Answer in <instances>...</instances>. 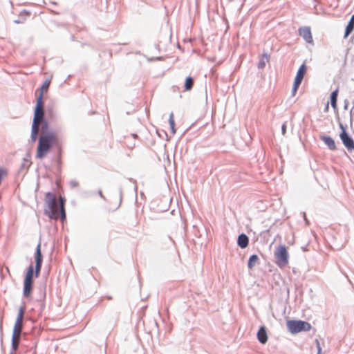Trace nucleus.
<instances>
[{
	"instance_id": "f257e3e1",
	"label": "nucleus",
	"mask_w": 354,
	"mask_h": 354,
	"mask_svg": "<svg viewBox=\"0 0 354 354\" xmlns=\"http://www.w3.org/2000/svg\"><path fill=\"white\" fill-rule=\"evenodd\" d=\"M56 142L55 134L41 135L38 140L36 158L43 159Z\"/></svg>"
},
{
	"instance_id": "f03ea898",
	"label": "nucleus",
	"mask_w": 354,
	"mask_h": 354,
	"mask_svg": "<svg viewBox=\"0 0 354 354\" xmlns=\"http://www.w3.org/2000/svg\"><path fill=\"white\" fill-rule=\"evenodd\" d=\"M56 196L52 192H47L46 194L45 202L46 207L44 209V214L50 219L57 220L58 218V214L55 208L56 205Z\"/></svg>"
},
{
	"instance_id": "7ed1b4c3",
	"label": "nucleus",
	"mask_w": 354,
	"mask_h": 354,
	"mask_svg": "<svg viewBox=\"0 0 354 354\" xmlns=\"http://www.w3.org/2000/svg\"><path fill=\"white\" fill-rule=\"evenodd\" d=\"M44 111L43 109H35L34 118L31 127L30 138L32 142H35L38 137V132L39 130V124L40 122L45 121Z\"/></svg>"
},
{
	"instance_id": "20e7f679",
	"label": "nucleus",
	"mask_w": 354,
	"mask_h": 354,
	"mask_svg": "<svg viewBox=\"0 0 354 354\" xmlns=\"http://www.w3.org/2000/svg\"><path fill=\"white\" fill-rule=\"evenodd\" d=\"M288 330L296 334L302 331H309L311 328L310 323L302 320H289L286 323Z\"/></svg>"
},
{
	"instance_id": "39448f33",
	"label": "nucleus",
	"mask_w": 354,
	"mask_h": 354,
	"mask_svg": "<svg viewBox=\"0 0 354 354\" xmlns=\"http://www.w3.org/2000/svg\"><path fill=\"white\" fill-rule=\"evenodd\" d=\"M339 127L342 131L339 134L340 139L342 141L343 145L347 149L349 152L354 151V140L346 132L344 125L340 123Z\"/></svg>"
},
{
	"instance_id": "423d86ee",
	"label": "nucleus",
	"mask_w": 354,
	"mask_h": 354,
	"mask_svg": "<svg viewBox=\"0 0 354 354\" xmlns=\"http://www.w3.org/2000/svg\"><path fill=\"white\" fill-rule=\"evenodd\" d=\"M35 260V277H38L41 272V269L42 266L43 262V256L41 251V243L39 242L35 249V252L34 254Z\"/></svg>"
},
{
	"instance_id": "0eeeda50",
	"label": "nucleus",
	"mask_w": 354,
	"mask_h": 354,
	"mask_svg": "<svg viewBox=\"0 0 354 354\" xmlns=\"http://www.w3.org/2000/svg\"><path fill=\"white\" fill-rule=\"evenodd\" d=\"M274 255L277 259L283 265L288 264L289 256L285 245H280L278 248H277L274 251Z\"/></svg>"
},
{
	"instance_id": "6e6552de",
	"label": "nucleus",
	"mask_w": 354,
	"mask_h": 354,
	"mask_svg": "<svg viewBox=\"0 0 354 354\" xmlns=\"http://www.w3.org/2000/svg\"><path fill=\"white\" fill-rule=\"evenodd\" d=\"M24 315V308L20 307L16 319V322L13 328L12 334L21 335L23 330V319Z\"/></svg>"
},
{
	"instance_id": "1a4fd4ad",
	"label": "nucleus",
	"mask_w": 354,
	"mask_h": 354,
	"mask_svg": "<svg viewBox=\"0 0 354 354\" xmlns=\"http://www.w3.org/2000/svg\"><path fill=\"white\" fill-rule=\"evenodd\" d=\"M299 35L303 37V39L309 44H312L313 42L310 28L308 26H304L300 28L299 29Z\"/></svg>"
},
{
	"instance_id": "9d476101",
	"label": "nucleus",
	"mask_w": 354,
	"mask_h": 354,
	"mask_svg": "<svg viewBox=\"0 0 354 354\" xmlns=\"http://www.w3.org/2000/svg\"><path fill=\"white\" fill-rule=\"evenodd\" d=\"M257 339L259 342L262 344H265L268 341V335L266 331V328L264 326H262L259 328L257 334Z\"/></svg>"
},
{
	"instance_id": "9b49d317",
	"label": "nucleus",
	"mask_w": 354,
	"mask_h": 354,
	"mask_svg": "<svg viewBox=\"0 0 354 354\" xmlns=\"http://www.w3.org/2000/svg\"><path fill=\"white\" fill-rule=\"evenodd\" d=\"M319 138L324 142V144L328 147L330 150L336 149V145L335 140L330 136L321 135L319 136Z\"/></svg>"
},
{
	"instance_id": "f8f14e48",
	"label": "nucleus",
	"mask_w": 354,
	"mask_h": 354,
	"mask_svg": "<svg viewBox=\"0 0 354 354\" xmlns=\"http://www.w3.org/2000/svg\"><path fill=\"white\" fill-rule=\"evenodd\" d=\"M249 244V238L248 236L242 233L238 236L237 238V245L242 249H244L248 247Z\"/></svg>"
},
{
	"instance_id": "ddd939ff",
	"label": "nucleus",
	"mask_w": 354,
	"mask_h": 354,
	"mask_svg": "<svg viewBox=\"0 0 354 354\" xmlns=\"http://www.w3.org/2000/svg\"><path fill=\"white\" fill-rule=\"evenodd\" d=\"M65 203H66V199L62 196H59V201H58V205H59V213H60V219L62 221L66 219Z\"/></svg>"
},
{
	"instance_id": "4468645a",
	"label": "nucleus",
	"mask_w": 354,
	"mask_h": 354,
	"mask_svg": "<svg viewBox=\"0 0 354 354\" xmlns=\"http://www.w3.org/2000/svg\"><path fill=\"white\" fill-rule=\"evenodd\" d=\"M21 335L12 334V351L10 354H13V351H15L18 349L19 344L20 342Z\"/></svg>"
},
{
	"instance_id": "2eb2a0df",
	"label": "nucleus",
	"mask_w": 354,
	"mask_h": 354,
	"mask_svg": "<svg viewBox=\"0 0 354 354\" xmlns=\"http://www.w3.org/2000/svg\"><path fill=\"white\" fill-rule=\"evenodd\" d=\"M269 59L270 55L266 53H263L259 60L257 65L258 68L263 69L266 66V63L269 62Z\"/></svg>"
},
{
	"instance_id": "dca6fc26",
	"label": "nucleus",
	"mask_w": 354,
	"mask_h": 354,
	"mask_svg": "<svg viewBox=\"0 0 354 354\" xmlns=\"http://www.w3.org/2000/svg\"><path fill=\"white\" fill-rule=\"evenodd\" d=\"M354 30V14L351 16L347 26H346L344 38H346Z\"/></svg>"
},
{
	"instance_id": "f3484780",
	"label": "nucleus",
	"mask_w": 354,
	"mask_h": 354,
	"mask_svg": "<svg viewBox=\"0 0 354 354\" xmlns=\"http://www.w3.org/2000/svg\"><path fill=\"white\" fill-rule=\"evenodd\" d=\"M306 66L305 64H303L299 68L297 75L295 77V80H297V81L299 80V81L302 82L304 77L306 74Z\"/></svg>"
},
{
	"instance_id": "a211bd4d",
	"label": "nucleus",
	"mask_w": 354,
	"mask_h": 354,
	"mask_svg": "<svg viewBox=\"0 0 354 354\" xmlns=\"http://www.w3.org/2000/svg\"><path fill=\"white\" fill-rule=\"evenodd\" d=\"M339 91L338 89H335L333 91L330 95V104L333 109H337V96H338Z\"/></svg>"
},
{
	"instance_id": "6ab92c4d",
	"label": "nucleus",
	"mask_w": 354,
	"mask_h": 354,
	"mask_svg": "<svg viewBox=\"0 0 354 354\" xmlns=\"http://www.w3.org/2000/svg\"><path fill=\"white\" fill-rule=\"evenodd\" d=\"M32 287H33V284L24 282V290H23L24 297L28 298L30 296L32 290Z\"/></svg>"
},
{
	"instance_id": "aec40b11",
	"label": "nucleus",
	"mask_w": 354,
	"mask_h": 354,
	"mask_svg": "<svg viewBox=\"0 0 354 354\" xmlns=\"http://www.w3.org/2000/svg\"><path fill=\"white\" fill-rule=\"evenodd\" d=\"M259 259L257 254H252L249 257L248 262V267L249 269H252L258 263Z\"/></svg>"
},
{
	"instance_id": "412c9836",
	"label": "nucleus",
	"mask_w": 354,
	"mask_h": 354,
	"mask_svg": "<svg viewBox=\"0 0 354 354\" xmlns=\"http://www.w3.org/2000/svg\"><path fill=\"white\" fill-rule=\"evenodd\" d=\"M194 78L189 76L185 79L184 88L185 91H190L192 89L194 86Z\"/></svg>"
},
{
	"instance_id": "4be33fe9",
	"label": "nucleus",
	"mask_w": 354,
	"mask_h": 354,
	"mask_svg": "<svg viewBox=\"0 0 354 354\" xmlns=\"http://www.w3.org/2000/svg\"><path fill=\"white\" fill-rule=\"evenodd\" d=\"M40 124H41V135H50V134H55L53 132H48V123L46 120L45 121H43L41 122H40Z\"/></svg>"
},
{
	"instance_id": "5701e85b",
	"label": "nucleus",
	"mask_w": 354,
	"mask_h": 354,
	"mask_svg": "<svg viewBox=\"0 0 354 354\" xmlns=\"http://www.w3.org/2000/svg\"><path fill=\"white\" fill-rule=\"evenodd\" d=\"M44 102H43V94L42 91L40 92L39 96L37 98V103L35 109H43Z\"/></svg>"
},
{
	"instance_id": "b1692460",
	"label": "nucleus",
	"mask_w": 354,
	"mask_h": 354,
	"mask_svg": "<svg viewBox=\"0 0 354 354\" xmlns=\"http://www.w3.org/2000/svg\"><path fill=\"white\" fill-rule=\"evenodd\" d=\"M169 126L171 128V133L173 135H174L176 133V129H175L174 116V113L172 112L169 114Z\"/></svg>"
},
{
	"instance_id": "393cba45",
	"label": "nucleus",
	"mask_w": 354,
	"mask_h": 354,
	"mask_svg": "<svg viewBox=\"0 0 354 354\" xmlns=\"http://www.w3.org/2000/svg\"><path fill=\"white\" fill-rule=\"evenodd\" d=\"M35 272V268H34L32 264H30L27 269V272H26V274L25 276L33 278Z\"/></svg>"
},
{
	"instance_id": "a878e982",
	"label": "nucleus",
	"mask_w": 354,
	"mask_h": 354,
	"mask_svg": "<svg viewBox=\"0 0 354 354\" xmlns=\"http://www.w3.org/2000/svg\"><path fill=\"white\" fill-rule=\"evenodd\" d=\"M301 82V81H297V80H294V84H293V86H292V95H295L299 86H300Z\"/></svg>"
},
{
	"instance_id": "bb28decb",
	"label": "nucleus",
	"mask_w": 354,
	"mask_h": 354,
	"mask_svg": "<svg viewBox=\"0 0 354 354\" xmlns=\"http://www.w3.org/2000/svg\"><path fill=\"white\" fill-rule=\"evenodd\" d=\"M50 84V80H46L44 82V84L41 85V86L40 88V92L42 91V93H43L44 91H47L49 88Z\"/></svg>"
},
{
	"instance_id": "cd10ccee",
	"label": "nucleus",
	"mask_w": 354,
	"mask_h": 354,
	"mask_svg": "<svg viewBox=\"0 0 354 354\" xmlns=\"http://www.w3.org/2000/svg\"><path fill=\"white\" fill-rule=\"evenodd\" d=\"M24 282L33 284V278L25 276Z\"/></svg>"
},
{
	"instance_id": "c85d7f7f",
	"label": "nucleus",
	"mask_w": 354,
	"mask_h": 354,
	"mask_svg": "<svg viewBox=\"0 0 354 354\" xmlns=\"http://www.w3.org/2000/svg\"><path fill=\"white\" fill-rule=\"evenodd\" d=\"M69 185L72 188H73V187H78L79 183L76 180H73L69 182Z\"/></svg>"
},
{
	"instance_id": "c756f323",
	"label": "nucleus",
	"mask_w": 354,
	"mask_h": 354,
	"mask_svg": "<svg viewBox=\"0 0 354 354\" xmlns=\"http://www.w3.org/2000/svg\"><path fill=\"white\" fill-rule=\"evenodd\" d=\"M315 343H316V346L317 348V354H321L322 348H321V346H320L319 340L316 339L315 340Z\"/></svg>"
},
{
	"instance_id": "7c9ffc66",
	"label": "nucleus",
	"mask_w": 354,
	"mask_h": 354,
	"mask_svg": "<svg viewBox=\"0 0 354 354\" xmlns=\"http://www.w3.org/2000/svg\"><path fill=\"white\" fill-rule=\"evenodd\" d=\"M61 164H62V161H61V152H59L58 160H57V170L58 171L61 170Z\"/></svg>"
},
{
	"instance_id": "2f4dec72",
	"label": "nucleus",
	"mask_w": 354,
	"mask_h": 354,
	"mask_svg": "<svg viewBox=\"0 0 354 354\" xmlns=\"http://www.w3.org/2000/svg\"><path fill=\"white\" fill-rule=\"evenodd\" d=\"M25 21V19H21V17L15 20L14 23L19 24H23Z\"/></svg>"
},
{
	"instance_id": "473e14b6",
	"label": "nucleus",
	"mask_w": 354,
	"mask_h": 354,
	"mask_svg": "<svg viewBox=\"0 0 354 354\" xmlns=\"http://www.w3.org/2000/svg\"><path fill=\"white\" fill-rule=\"evenodd\" d=\"M349 104V102L348 100H344V109L346 110L348 109Z\"/></svg>"
},
{
	"instance_id": "72a5a7b5",
	"label": "nucleus",
	"mask_w": 354,
	"mask_h": 354,
	"mask_svg": "<svg viewBox=\"0 0 354 354\" xmlns=\"http://www.w3.org/2000/svg\"><path fill=\"white\" fill-rule=\"evenodd\" d=\"M286 124H283L282 127H281L282 134L284 135L286 133Z\"/></svg>"
},
{
	"instance_id": "f704fd0d",
	"label": "nucleus",
	"mask_w": 354,
	"mask_h": 354,
	"mask_svg": "<svg viewBox=\"0 0 354 354\" xmlns=\"http://www.w3.org/2000/svg\"><path fill=\"white\" fill-rule=\"evenodd\" d=\"M119 192H120V205L121 203H122V189H120Z\"/></svg>"
},
{
	"instance_id": "c9c22d12",
	"label": "nucleus",
	"mask_w": 354,
	"mask_h": 354,
	"mask_svg": "<svg viewBox=\"0 0 354 354\" xmlns=\"http://www.w3.org/2000/svg\"><path fill=\"white\" fill-rule=\"evenodd\" d=\"M98 194H99V196H100L102 198L105 199V197L104 196V195H103V194H102V191H101V190H99V191H98Z\"/></svg>"
},
{
	"instance_id": "e433bc0d",
	"label": "nucleus",
	"mask_w": 354,
	"mask_h": 354,
	"mask_svg": "<svg viewBox=\"0 0 354 354\" xmlns=\"http://www.w3.org/2000/svg\"><path fill=\"white\" fill-rule=\"evenodd\" d=\"M23 13H25V14H26L27 15H30V12H28V11H27V10H23V12L20 14V16H21V15H22Z\"/></svg>"
},
{
	"instance_id": "4c0bfd02",
	"label": "nucleus",
	"mask_w": 354,
	"mask_h": 354,
	"mask_svg": "<svg viewBox=\"0 0 354 354\" xmlns=\"http://www.w3.org/2000/svg\"><path fill=\"white\" fill-rule=\"evenodd\" d=\"M354 113V106H353L350 111V115L351 116Z\"/></svg>"
},
{
	"instance_id": "58836bf2",
	"label": "nucleus",
	"mask_w": 354,
	"mask_h": 354,
	"mask_svg": "<svg viewBox=\"0 0 354 354\" xmlns=\"http://www.w3.org/2000/svg\"><path fill=\"white\" fill-rule=\"evenodd\" d=\"M353 106H354V99L352 100Z\"/></svg>"
}]
</instances>
